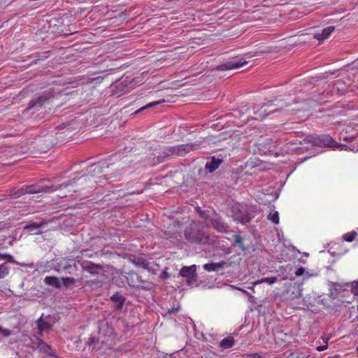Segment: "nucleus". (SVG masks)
Returning a JSON list of instances; mask_svg holds the SVG:
<instances>
[{"mask_svg":"<svg viewBox=\"0 0 358 358\" xmlns=\"http://www.w3.org/2000/svg\"><path fill=\"white\" fill-rule=\"evenodd\" d=\"M46 224H47V222L45 220L41 221L40 223L32 222V223L28 224L26 226H24V230L35 231L34 234H41V231H39V229L42 227H44Z\"/></svg>","mask_w":358,"mask_h":358,"instance_id":"17","label":"nucleus"},{"mask_svg":"<svg viewBox=\"0 0 358 358\" xmlns=\"http://www.w3.org/2000/svg\"><path fill=\"white\" fill-rule=\"evenodd\" d=\"M337 288L338 289V291L341 290L343 288V285L340 283V286H337Z\"/></svg>","mask_w":358,"mask_h":358,"instance_id":"41","label":"nucleus"},{"mask_svg":"<svg viewBox=\"0 0 358 358\" xmlns=\"http://www.w3.org/2000/svg\"><path fill=\"white\" fill-rule=\"evenodd\" d=\"M178 310H179V307H178L176 308H172V309L169 310V313H175L176 311H178Z\"/></svg>","mask_w":358,"mask_h":358,"instance_id":"40","label":"nucleus"},{"mask_svg":"<svg viewBox=\"0 0 358 358\" xmlns=\"http://www.w3.org/2000/svg\"><path fill=\"white\" fill-rule=\"evenodd\" d=\"M248 62L245 59H241L238 61L236 60H231L227 62L226 63L219 65L216 67V69L217 71H227L230 69H238L244 64H246Z\"/></svg>","mask_w":358,"mask_h":358,"instance_id":"14","label":"nucleus"},{"mask_svg":"<svg viewBox=\"0 0 358 358\" xmlns=\"http://www.w3.org/2000/svg\"><path fill=\"white\" fill-rule=\"evenodd\" d=\"M231 217L234 220L242 224L249 222L251 220V217L246 208L239 204L231 207Z\"/></svg>","mask_w":358,"mask_h":358,"instance_id":"6","label":"nucleus"},{"mask_svg":"<svg viewBox=\"0 0 358 358\" xmlns=\"http://www.w3.org/2000/svg\"><path fill=\"white\" fill-rule=\"evenodd\" d=\"M0 333L2 334V335L5 337H8L11 335V331L6 329H4L1 328Z\"/></svg>","mask_w":358,"mask_h":358,"instance_id":"35","label":"nucleus"},{"mask_svg":"<svg viewBox=\"0 0 358 358\" xmlns=\"http://www.w3.org/2000/svg\"><path fill=\"white\" fill-rule=\"evenodd\" d=\"M83 271H87L92 275L100 274L103 268V265L86 261L80 264Z\"/></svg>","mask_w":358,"mask_h":358,"instance_id":"11","label":"nucleus"},{"mask_svg":"<svg viewBox=\"0 0 358 358\" xmlns=\"http://www.w3.org/2000/svg\"><path fill=\"white\" fill-rule=\"evenodd\" d=\"M180 275L183 278H187L186 282L188 285H194L197 280L196 266H183L180 271Z\"/></svg>","mask_w":358,"mask_h":358,"instance_id":"8","label":"nucleus"},{"mask_svg":"<svg viewBox=\"0 0 358 358\" xmlns=\"http://www.w3.org/2000/svg\"><path fill=\"white\" fill-rule=\"evenodd\" d=\"M52 97V94L50 92L46 93L45 92L37 99L31 100L29 106L27 108V110H30L32 108H37L42 107L45 103H48L49 100Z\"/></svg>","mask_w":358,"mask_h":358,"instance_id":"9","label":"nucleus"},{"mask_svg":"<svg viewBox=\"0 0 358 358\" xmlns=\"http://www.w3.org/2000/svg\"><path fill=\"white\" fill-rule=\"evenodd\" d=\"M184 236L185 239L191 243L209 244L214 242V237H211L208 233L197 229L194 224L185 229Z\"/></svg>","mask_w":358,"mask_h":358,"instance_id":"2","label":"nucleus"},{"mask_svg":"<svg viewBox=\"0 0 358 358\" xmlns=\"http://www.w3.org/2000/svg\"><path fill=\"white\" fill-rule=\"evenodd\" d=\"M234 241L233 245L234 247H238L242 251H245L246 250V248L245 247L243 243V238L238 234H235L234 236Z\"/></svg>","mask_w":358,"mask_h":358,"instance_id":"25","label":"nucleus"},{"mask_svg":"<svg viewBox=\"0 0 358 358\" xmlns=\"http://www.w3.org/2000/svg\"><path fill=\"white\" fill-rule=\"evenodd\" d=\"M198 212L199 213L200 217L205 220L206 225L208 226L210 224L217 232L227 233L229 228L227 224L223 220L222 217L215 211L210 213H207L201 210H198Z\"/></svg>","mask_w":358,"mask_h":358,"instance_id":"4","label":"nucleus"},{"mask_svg":"<svg viewBox=\"0 0 358 358\" xmlns=\"http://www.w3.org/2000/svg\"><path fill=\"white\" fill-rule=\"evenodd\" d=\"M222 162L223 160L222 159L212 157L206 163L205 169L211 173L219 167Z\"/></svg>","mask_w":358,"mask_h":358,"instance_id":"16","label":"nucleus"},{"mask_svg":"<svg viewBox=\"0 0 358 358\" xmlns=\"http://www.w3.org/2000/svg\"><path fill=\"white\" fill-rule=\"evenodd\" d=\"M161 277L164 279H166V278H170V275L168 272L163 271V273L161 274Z\"/></svg>","mask_w":358,"mask_h":358,"instance_id":"37","label":"nucleus"},{"mask_svg":"<svg viewBox=\"0 0 358 358\" xmlns=\"http://www.w3.org/2000/svg\"><path fill=\"white\" fill-rule=\"evenodd\" d=\"M58 272L66 271L71 274L77 271V266L73 259H64L58 264Z\"/></svg>","mask_w":358,"mask_h":358,"instance_id":"13","label":"nucleus"},{"mask_svg":"<svg viewBox=\"0 0 358 358\" xmlns=\"http://www.w3.org/2000/svg\"><path fill=\"white\" fill-rule=\"evenodd\" d=\"M76 181H73L70 184H61L59 185H51V186H45V187H38L36 185H32L29 186H25L26 193L27 194H35L38 192H52L60 189L64 187H67L69 185H72L73 183H76Z\"/></svg>","mask_w":358,"mask_h":358,"instance_id":"7","label":"nucleus"},{"mask_svg":"<svg viewBox=\"0 0 358 358\" xmlns=\"http://www.w3.org/2000/svg\"><path fill=\"white\" fill-rule=\"evenodd\" d=\"M105 164V162H99L92 164L87 169L88 175L78 179V184L83 185L84 182L89 181L90 183H99L101 185L103 180H108L109 178L106 176H98V175L102 173Z\"/></svg>","mask_w":358,"mask_h":358,"instance_id":"3","label":"nucleus"},{"mask_svg":"<svg viewBox=\"0 0 358 358\" xmlns=\"http://www.w3.org/2000/svg\"><path fill=\"white\" fill-rule=\"evenodd\" d=\"M0 259H2V260L6 259L8 262H13V263L15 262L13 257L10 255L7 254V253H1L0 252Z\"/></svg>","mask_w":358,"mask_h":358,"instance_id":"33","label":"nucleus"},{"mask_svg":"<svg viewBox=\"0 0 358 358\" xmlns=\"http://www.w3.org/2000/svg\"><path fill=\"white\" fill-rule=\"evenodd\" d=\"M267 218L269 220H271L274 224H278L279 223V216L278 213L277 211L274 212L273 213H270Z\"/></svg>","mask_w":358,"mask_h":358,"instance_id":"32","label":"nucleus"},{"mask_svg":"<svg viewBox=\"0 0 358 358\" xmlns=\"http://www.w3.org/2000/svg\"><path fill=\"white\" fill-rule=\"evenodd\" d=\"M62 280L63 282V285L65 287H69L71 285H74L77 282L76 279L70 277L62 278Z\"/></svg>","mask_w":358,"mask_h":358,"instance_id":"28","label":"nucleus"},{"mask_svg":"<svg viewBox=\"0 0 358 358\" xmlns=\"http://www.w3.org/2000/svg\"><path fill=\"white\" fill-rule=\"evenodd\" d=\"M37 339H39L38 337H36L35 340H31V347L33 348V346L37 345Z\"/></svg>","mask_w":358,"mask_h":358,"instance_id":"39","label":"nucleus"},{"mask_svg":"<svg viewBox=\"0 0 358 358\" xmlns=\"http://www.w3.org/2000/svg\"><path fill=\"white\" fill-rule=\"evenodd\" d=\"M165 101L164 99H161V100H159V101H153V102H151L147 105H145V106L141 108L140 109L137 110L136 112L134 113V114H137L141 111H143L145 109H148V108H152V107H155L162 103H164Z\"/></svg>","mask_w":358,"mask_h":358,"instance_id":"26","label":"nucleus"},{"mask_svg":"<svg viewBox=\"0 0 358 358\" xmlns=\"http://www.w3.org/2000/svg\"><path fill=\"white\" fill-rule=\"evenodd\" d=\"M351 292L352 293L355 295V296H357L358 295V282L357 281H354L352 283V285H351Z\"/></svg>","mask_w":358,"mask_h":358,"instance_id":"34","label":"nucleus"},{"mask_svg":"<svg viewBox=\"0 0 358 358\" xmlns=\"http://www.w3.org/2000/svg\"><path fill=\"white\" fill-rule=\"evenodd\" d=\"M304 272H305V269L303 267H301L296 271L295 275L296 276H301L304 273Z\"/></svg>","mask_w":358,"mask_h":358,"instance_id":"36","label":"nucleus"},{"mask_svg":"<svg viewBox=\"0 0 358 358\" xmlns=\"http://www.w3.org/2000/svg\"><path fill=\"white\" fill-rule=\"evenodd\" d=\"M113 339V329L106 323L100 327L97 338L91 337L90 338L88 345H96L100 343L101 345H110Z\"/></svg>","mask_w":358,"mask_h":358,"instance_id":"5","label":"nucleus"},{"mask_svg":"<svg viewBox=\"0 0 358 358\" xmlns=\"http://www.w3.org/2000/svg\"><path fill=\"white\" fill-rule=\"evenodd\" d=\"M329 293L328 295L330 298L335 299L337 297L338 294V289L337 288V286H340V283L331 282L329 284Z\"/></svg>","mask_w":358,"mask_h":358,"instance_id":"23","label":"nucleus"},{"mask_svg":"<svg viewBox=\"0 0 358 358\" xmlns=\"http://www.w3.org/2000/svg\"><path fill=\"white\" fill-rule=\"evenodd\" d=\"M328 345H320V346H318L317 348V350L320 352L321 351H323L324 350H326L327 348Z\"/></svg>","mask_w":358,"mask_h":358,"instance_id":"38","label":"nucleus"},{"mask_svg":"<svg viewBox=\"0 0 358 358\" xmlns=\"http://www.w3.org/2000/svg\"><path fill=\"white\" fill-rule=\"evenodd\" d=\"M111 300L115 303V308L117 310H120L122 308L124 302V298L123 296L120 293H115L110 297Z\"/></svg>","mask_w":358,"mask_h":358,"instance_id":"22","label":"nucleus"},{"mask_svg":"<svg viewBox=\"0 0 358 358\" xmlns=\"http://www.w3.org/2000/svg\"><path fill=\"white\" fill-rule=\"evenodd\" d=\"M311 142L314 145L319 147H334L335 145V141L329 135L313 137Z\"/></svg>","mask_w":358,"mask_h":358,"instance_id":"12","label":"nucleus"},{"mask_svg":"<svg viewBox=\"0 0 358 358\" xmlns=\"http://www.w3.org/2000/svg\"><path fill=\"white\" fill-rule=\"evenodd\" d=\"M357 353H358V346L357 347V349H356Z\"/></svg>","mask_w":358,"mask_h":358,"instance_id":"42","label":"nucleus"},{"mask_svg":"<svg viewBox=\"0 0 358 358\" xmlns=\"http://www.w3.org/2000/svg\"><path fill=\"white\" fill-rule=\"evenodd\" d=\"M329 358H336V357H329Z\"/></svg>","mask_w":358,"mask_h":358,"instance_id":"43","label":"nucleus"},{"mask_svg":"<svg viewBox=\"0 0 358 358\" xmlns=\"http://www.w3.org/2000/svg\"><path fill=\"white\" fill-rule=\"evenodd\" d=\"M106 167L111 172L109 179L112 177L120 176L128 170V166H126L124 162H117L110 166L107 165Z\"/></svg>","mask_w":358,"mask_h":358,"instance_id":"10","label":"nucleus"},{"mask_svg":"<svg viewBox=\"0 0 358 358\" xmlns=\"http://www.w3.org/2000/svg\"><path fill=\"white\" fill-rule=\"evenodd\" d=\"M335 30V27L329 26L322 29L321 33H317L314 35V37L319 41H323L327 38L331 33Z\"/></svg>","mask_w":358,"mask_h":358,"instance_id":"18","label":"nucleus"},{"mask_svg":"<svg viewBox=\"0 0 358 358\" xmlns=\"http://www.w3.org/2000/svg\"><path fill=\"white\" fill-rule=\"evenodd\" d=\"M36 324L38 327V334L40 336H42L43 331H48L51 329L52 327L51 324L43 320L42 317L37 320Z\"/></svg>","mask_w":358,"mask_h":358,"instance_id":"20","label":"nucleus"},{"mask_svg":"<svg viewBox=\"0 0 358 358\" xmlns=\"http://www.w3.org/2000/svg\"><path fill=\"white\" fill-rule=\"evenodd\" d=\"M33 349L38 350L41 353H43L48 356L55 357V352L52 347L41 339H37V345L33 346Z\"/></svg>","mask_w":358,"mask_h":358,"instance_id":"15","label":"nucleus"},{"mask_svg":"<svg viewBox=\"0 0 358 358\" xmlns=\"http://www.w3.org/2000/svg\"><path fill=\"white\" fill-rule=\"evenodd\" d=\"M234 345V339L233 337H227L222 339L220 342V346L223 349H228Z\"/></svg>","mask_w":358,"mask_h":358,"instance_id":"24","label":"nucleus"},{"mask_svg":"<svg viewBox=\"0 0 358 358\" xmlns=\"http://www.w3.org/2000/svg\"><path fill=\"white\" fill-rule=\"evenodd\" d=\"M26 189H25V187H22L20 189H18L17 190L15 189H13L11 192H10V195L13 196V197L15 198H19L21 196L24 195V194H26Z\"/></svg>","mask_w":358,"mask_h":358,"instance_id":"27","label":"nucleus"},{"mask_svg":"<svg viewBox=\"0 0 358 358\" xmlns=\"http://www.w3.org/2000/svg\"><path fill=\"white\" fill-rule=\"evenodd\" d=\"M277 280H278L277 277L264 278H262V280L257 281V282H255V285L260 284L262 282H266V283H268L269 285H272V284L275 283V282H277Z\"/></svg>","mask_w":358,"mask_h":358,"instance_id":"30","label":"nucleus"},{"mask_svg":"<svg viewBox=\"0 0 358 358\" xmlns=\"http://www.w3.org/2000/svg\"><path fill=\"white\" fill-rule=\"evenodd\" d=\"M357 234L355 231L347 233L343 235V238L347 242H352L356 238Z\"/></svg>","mask_w":358,"mask_h":358,"instance_id":"31","label":"nucleus"},{"mask_svg":"<svg viewBox=\"0 0 358 358\" xmlns=\"http://www.w3.org/2000/svg\"><path fill=\"white\" fill-rule=\"evenodd\" d=\"M225 265L226 262L224 261L218 263H208L203 265V268L208 272L217 271L222 269Z\"/></svg>","mask_w":358,"mask_h":358,"instance_id":"19","label":"nucleus"},{"mask_svg":"<svg viewBox=\"0 0 358 358\" xmlns=\"http://www.w3.org/2000/svg\"><path fill=\"white\" fill-rule=\"evenodd\" d=\"M1 330V327H0V331Z\"/></svg>","mask_w":358,"mask_h":358,"instance_id":"44","label":"nucleus"},{"mask_svg":"<svg viewBox=\"0 0 358 358\" xmlns=\"http://www.w3.org/2000/svg\"><path fill=\"white\" fill-rule=\"evenodd\" d=\"M201 144V141L190 143L187 144L178 145L176 146H163L159 147L154 150L150 158V164L155 166L162 163L173 156H184L192 151L197 150Z\"/></svg>","mask_w":358,"mask_h":358,"instance_id":"1","label":"nucleus"},{"mask_svg":"<svg viewBox=\"0 0 358 358\" xmlns=\"http://www.w3.org/2000/svg\"><path fill=\"white\" fill-rule=\"evenodd\" d=\"M8 267L5 264L0 265V279L4 278L8 275Z\"/></svg>","mask_w":358,"mask_h":358,"instance_id":"29","label":"nucleus"},{"mask_svg":"<svg viewBox=\"0 0 358 358\" xmlns=\"http://www.w3.org/2000/svg\"><path fill=\"white\" fill-rule=\"evenodd\" d=\"M45 284L52 286L55 288H60L62 287V283L57 277L55 276H47L44 279Z\"/></svg>","mask_w":358,"mask_h":358,"instance_id":"21","label":"nucleus"}]
</instances>
